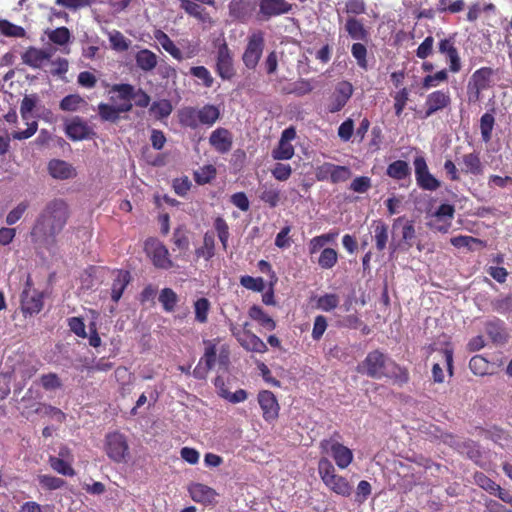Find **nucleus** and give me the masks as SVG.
I'll return each instance as SVG.
<instances>
[{"label": "nucleus", "mask_w": 512, "mask_h": 512, "mask_svg": "<svg viewBox=\"0 0 512 512\" xmlns=\"http://www.w3.org/2000/svg\"><path fill=\"white\" fill-rule=\"evenodd\" d=\"M117 104L108 103L98 104V115L103 122L117 123L121 118V113H128L132 110L133 104H125L124 101H115Z\"/></svg>", "instance_id": "nucleus-16"}, {"label": "nucleus", "mask_w": 512, "mask_h": 512, "mask_svg": "<svg viewBox=\"0 0 512 512\" xmlns=\"http://www.w3.org/2000/svg\"><path fill=\"white\" fill-rule=\"evenodd\" d=\"M136 66L144 71L150 72L157 66V56L149 49H141L135 55Z\"/></svg>", "instance_id": "nucleus-28"}, {"label": "nucleus", "mask_w": 512, "mask_h": 512, "mask_svg": "<svg viewBox=\"0 0 512 512\" xmlns=\"http://www.w3.org/2000/svg\"><path fill=\"white\" fill-rule=\"evenodd\" d=\"M351 54L354 57V59L356 60L357 65L361 69H363V70L368 69V61H367L368 51L364 44H362L360 42L354 43L351 46Z\"/></svg>", "instance_id": "nucleus-50"}, {"label": "nucleus", "mask_w": 512, "mask_h": 512, "mask_svg": "<svg viewBox=\"0 0 512 512\" xmlns=\"http://www.w3.org/2000/svg\"><path fill=\"white\" fill-rule=\"evenodd\" d=\"M318 473L327 488L337 495L349 497L352 494V485L349 481L336 473V469L328 458H321L318 462Z\"/></svg>", "instance_id": "nucleus-2"}, {"label": "nucleus", "mask_w": 512, "mask_h": 512, "mask_svg": "<svg viewBox=\"0 0 512 512\" xmlns=\"http://www.w3.org/2000/svg\"><path fill=\"white\" fill-rule=\"evenodd\" d=\"M386 174L395 180H403L411 175V169L406 161L396 160L388 165Z\"/></svg>", "instance_id": "nucleus-36"}, {"label": "nucleus", "mask_w": 512, "mask_h": 512, "mask_svg": "<svg viewBox=\"0 0 512 512\" xmlns=\"http://www.w3.org/2000/svg\"><path fill=\"white\" fill-rule=\"evenodd\" d=\"M490 363L482 355H475L469 361V368L474 375L484 376L490 374Z\"/></svg>", "instance_id": "nucleus-43"}, {"label": "nucleus", "mask_w": 512, "mask_h": 512, "mask_svg": "<svg viewBox=\"0 0 512 512\" xmlns=\"http://www.w3.org/2000/svg\"><path fill=\"white\" fill-rule=\"evenodd\" d=\"M292 10V4L286 0H259V14L264 19L287 14Z\"/></svg>", "instance_id": "nucleus-18"}, {"label": "nucleus", "mask_w": 512, "mask_h": 512, "mask_svg": "<svg viewBox=\"0 0 512 512\" xmlns=\"http://www.w3.org/2000/svg\"><path fill=\"white\" fill-rule=\"evenodd\" d=\"M49 174L60 180L70 179L76 176L75 168L68 162L60 159H52L48 163Z\"/></svg>", "instance_id": "nucleus-22"}, {"label": "nucleus", "mask_w": 512, "mask_h": 512, "mask_svg": "<svg viewBox=\"0 0 512 512\" xmlns=\"http://www.w3.org/2000/svg\"><path fill=\"white\" fill-rule=\"evenodd\" d=\"M314 89L311 80L308 79H299L293 83H291L286 89L287 94H293L297 97L305 96L311 93Z\"/></svg>", "instance_id": "nucleus-41"}, {"label": "nucleus", "mask_w": 512, "mask_h": 512, "mask_svg": "<svg viewBox=\"0 0 512 512\" xmlns=\"http://www.w3.org/2000/svg\"><path fill=\"white\" fill-rule=\"evenodd\" d=\"M259 198L270 208H275L280 202V191L273 184L265 183L260 187Z\"/></svg>", "instance_id": "nucleus-35"}, {"label": "nucleus", "mask_w": 512, "mask_h": 512, "mask_svg": "<svg viewBox=\"0 0 512 512\" xmlns=\"http://www.w3.org/2000/svg\"><path fill=\"white\" fill-rule=\"evenodd\" d=\"M110 93H117V96H111V101H124L125 104H132V100L135 101V105L141 108H146L150 104V96L141 88L135 89L133 85L128 83L114 84Z\"/></svg>", "instance_id": "nucleus-7"}, {"label": "nucleus", "mask_w": 512, "mask_h": 512, "mask_svg": "<svg viewBox=\"0 0 512 512\" xmlns=\"http://www.w3.org/2000/svg\"><path fill=\"white\" fill-rule=\"evenodd\" d=\"M188 492L193 501L205 506L216 504L218 493L212 487L194 482L188 486Z\"/></svg>", "instance_id": "nucleus-17"}, {"label": "nucleus", "mask_w": 512, "mask_h": 512, "mask_svg": "<svg viewBox=\"0 0 512 512\" xmlns=\"http://www.w3.org/2000/svg\"><path fill=\"white\" fill-rule=\"evenodd\" d=\"M215 177L216 168L213 165L203 166L194 173V179L200 185L210 183Z\"/></svg>", "instance_id": "nucleus-56"}, {"label": "nucleus", "mask_w": 512, "mask_h": 512, "mask_svg": "<svg viewBox=\"0 0 512 512\" xmlns=\"http://www.w3.org/2000/svg\"><path fill=\"white\" fill-rule=\"evenodd\" d=\"M209 143L218 153L225 154L232 148L233 137L228 129L219 127L211 133Z\"/></svg>", "instance_id": "nucleus-21"}, {"label": "nucleus", "mask_w": 512, "mask_h": 512, "mask_svg": "<svg viewBox=\"0 0 512 512\" xmlns=\"http://www.w3.org/2000/svg\"><path fill=\"white\" fill-rule=\"evenodd\" d=\"M85 104L86 101L79 94H70L60 101L59 107L62 111L75 112Z\"/></svg>", "instance_id": "nucleus-45"}, {"label": "nucleus", "mask_w": 512, "mask_h": 512, "mask_svg": "<svg viewBox=\"0 0 512 512\" xmlns=\"http://www.w3.org/2000/svg\"><path fill=\"white\" fill-rule=\"evenodd\" d=\"M70 31L67 27H59L48 33V38L51 42L58 45H65L70 40Z\"/></svg>", "instance_id": "nucleus-63"}, {"label": "nucleus", "mask_w": 512, "mask_h": 512, "mask_svg": "<svg viewBox=\"0 0 512 512\" xmlns=\"http://www.w3.org/2000/svg\"><path fill=\"white\" fill-rule=\"evenodd\" d=\"M353 86L349 81L338 82L335 86L333 93L330 96V101L327 110L330 113L341 111L353 94Z\"/></svg>", "instance_id": "nucleus-12"}, {"label": "nucleus", "mask_w": 512, "mask_h": 512, "mask_svg": "<svg viewBox=\"0 0 512 512\" xmlns=\"http://www.w3.org/2000/svg\"><path fill=\"white\" fill-rule=\"evenodd\" d=\"M486 333L493 343L504 344L507 341V333L503 324L499 321H491L486 324Z\"/></svg>", "instance_id": "nucleus-38"}, {"label": "nucleus", "mask_w": 512, "mask_h": 512, "mask_svg": "<svg viewBox=\"0 0 512 512\" xmlns=\"http://www.w3.org/2000/svg\"><path fill=\"white\" fill-rule=\"evenodd\" d=\"M345 31L353 40L367 41L369 38V31L365 28L362 21L355 17H349L346 20Z\"/></svg>", "instance_id": "nucleus-27"}, {"label": "nucleus", "mask_w": 512, "mask_h": 512, "mask_svg": "<svg viewBox=\"0 0 512 512\" xmlns=\"http://www.w3.org/2000/svg\"><path fill=\"white\" fill-rule=\"evenodd\" d=\"M438 51L445 56L448 62V70L451 73H458L462 69L461 58L456 47V34H450L438 43Z\"/></svg>", "instance_id": "nucleus-10"}, {"label": "nucleus", "mask_w": 512, "mask_h": 512, "mask_svg": "<svg viewBox=\"0 0 512 512\" xmlns=\"http://www.w3.org/2000/svg\"><path fill=\"white\" fill-rule=\"evenodd\" d=\"M198 121L200 125L211 127L220 117L219 109L212 104H205L198 109Z\"/></svg>", "instance_id": "nucleus-33"}, {"label": "nucleus", "mask_w": 512, "mask_h": 512, "mask_svg": "<svg viewBox=\"0 0 512 512\" xmlns=\"http://www.w3.org/2000/svg\"><path fill=\"white\" fill-rule=\"evenodd\" d=\"M257 400L264 420L267 422L275 421L279 416L280 406L274 393L269 390H261L258 393Z\"/></svg>", "instance_id": "nucleus-15"}, {"label": "nucleus", "mask_w": 512, "mask_h": 512, "mask_svg": "<svg viewBox=\"0 0 512 512\" xmlns=\"http://www.w3.org/2000/svg\"><path fill=\"white\" fill-rule=\"evenodd\" d=\"M172 110V104L167 99L156 101L151 106V111L160 119L168 117Z\"/></svg>", "instance_id": "nucleus-64"}, {"label": "nucleus", "mask_w": 512, "mask_h": 512, "mask_svg": "<svg viewBox=\"0 0 512 512\" xmlns=\"http://www.w3.org/2000/svg\"><path fill=\"white\" fill-rule=\"evenodd\" d=\"M198 109L192 106H186L178 111V121L182 127L196 129L200 123L198 121Z\"/></svg>", "instance_id": "nucleus-29"}, {"label": "nucleus", "mask_w": 512, "mask_h": 512, "mask_svg": "<svg viewBox=\"0 0 512 512\" xmlns=\"http://www.w3.org/2000/svg\"><path fill=\"white\" fill-rule=\"evenodd\" d=\"M399 225H402V239L409 249L413 246V241L416 238L414 222L412 220H405L404 217H398L395 219L393 227L395 228Z\"/></svg>", "instance_id": "nucleus-34"}, {"label": "nucleus", "mask_w": 512, "mask_h": 512, "mask_svg": "<svg viewBox=\"0 0 512 512\" xmlns=\"http://www.w3.org/2000/svg\"><path fill=\"white\" fill-rule=\"evenodd\" d=\"M195 320L199 323L208 321V313L210 310V302L207 298H199L194 303Z\"/></svg>", "instance_id": "nucleus-53"}, {"label": "nucleus", "mask_w": 512, "mask_h": 512, "mask_svg": "<svg viewBox=\"0 0 512 512\" xmlns=\"http://www.w3.org/2000/svg\"><path fill=\"white\" fill-rule=\"evenodd\" d=\"M451 104V96L449 91L436 90L427 95L424 103V115L422 118L426 119L434 115L438 111L448 108Z\"/></svg>", "instance_id": "nucleus-13"}, {"label": "nucleus", "mask_w": 512, "mask_h": 512, "mask_svg": "<svg viewBox=\"0 0 512 512\" xmlns=\"http://www.w3.org/2000/svg\"><path fill=\"white\" fill-rule=\"evenodd\" d=\"M216 48L215 71L222 80H231L236 75L234 60L225 38H218L214 42Z\"/></svg>", "instance_id": "nucleus-5"}, {"label": "nucleus", "mask_w": 512, "mask_h": 512, "mask_svg": "<svg viewBox=\"0 0 512 512\" xmlns=\"http://www.w3.org/2000/svg\"><path fill=\"white\" fill-rule=\"evenodd\" d=\"M190 74L201 81L202 85L206 88H211L214 83L210 71L205 66H193L190 68Z\"/></svg>", "instance_id": "nucleus-52"}, {"label": "nucleus", "mask_w": 512, "mask_h": 512, "mask_svg": "<svg viewBox=\"0 0 512 512\" xmlns=\"http://www.w3.org/2000/svg\"><path fill=\"white\" fill-rule=\"evenodd\" d=\"M232 334L237 337L240 345L247 351L256 352V353H265L267 351V345L264 341L255 335L254 333L244 330L243 332L235 331V329H231Z\"/></svg>", "instance_id": "nucleus-19"}, {"label": "nucleus", "mask_w": 512, "mask_h": 512, "mask_svg": "<svg viewBox=\"0 0 512 512\" xmlns=\"http://www.w3.org/2000/svg\"><path fill=\"white\" fill-rule=\"evenodd\" d=\"M65 134L72 141H81L92 138L95 132L83 118L75 116L66 122Z\"/></svg>", "instance_id": "nucleus-14"}, {"label": "nucleus", "mask_w": 512, "mask_h": 512, "mask_svg": "<svg viewBox=\"0 0 512 512\" xmlns=\"http://www.w3.org/2000/svg\"><path fill=\"white\" fill-rule=\"evenodd\" d=\"M338 262V252L333 248H324L319 255L318 265L325 270L332 269Z\"/></svg>", "instance_id": "nucleus-44"}, {"label": "nucleus", "mask_w": 512, "mask_h": 512, "mask_svg": "<svg viewBox=\"0 0 512 512\" xmlns=\"http://www.w3.org/2000/svg\"><path fill=\"white\" fill-rule=\"evenodd\" d=\"M206 348L203 357L199 361V365L204 363L206 371L211 370L216 363L217 349L216 344L211 341H207Z\"/></svg>", "instance_id": "nucleus-58"}, {"label": "nucleus", "mask_w": 512, "mask_h": 512, "mask_svg": "<svg viewBox=\"0 0 512 512\" xmlns=\"http://www.w3.org/2000/svg\"><path fill=\"white\" fill-rule=\"evenodd\" d=\"M180 7L190 16L195 17L199 21L203 23H209L212 25L214 21L210 17L209 13L205 11L204 8H202L199 4L196 2L193 3H187L185 5H180Z\"/></svg>", "instance_id": "nucleus-40"}, {"label": "nucleus", "mask_w": 512, "mask_h": 512, "mask_svg": "<svg viewBox=\"0 0 512 512\" xmlns=\"http://www.w3.org/2000/svg\"><path fill=\"white\" fill-rule=\"evenodd\" d=\"M390 360L388 357L376 349L367 354L365 359L358 366V371L374 379H381L386 375Z\"/></svg>", "instance_id": "nucleus-6"}, {"label": "nucleus", "mask_w": 512, "mask_h": 512, "mask_svg": "<svg viewBox=\"0 0 512 512\" xmlns=\"http://www.w3.org/2000/svg\"><path fill=\"white\" fill-rule=\"evenodd\" d=\"M131 281V274L127 270H118L111 287V299L118 302L124 290Z\"/></svg>", "instance_id": "nucleus-26"}, {"label": "nucleus", "mask_w": 512, "mask_h": 512, "mask_svg": "<svg viewBox=\"0 0 512 512\" xmlns=\"http://www.w3.org/2000/svg\"><path fill=\"white\" fill-rule=\"evenodd\" d=\"M159 301L165 311L172 312L178 302V296L171 288H164L160 292Z\"/></svg>", "instance_id": "nucleus-47"}, {"label": "nucleus", "mask_w": 512, "mask_h": 512, "mask_svg": "<svg viewBox=\"0 0 512 512\" xmlns=\"http://www.w3.org/2000/svg\"><path fill=\"white\" fill-rule=\"evenodd\" d=\"M21 306L25 314L33 315L39 313L43 308L42 295L39 293L31 294L27 290L23 291L21 297Z\"/></svg>", "instance_id": "nucleus-24"}, {"label": "nucleus", "mask_w": 512, "mask_h": 512, "mask_svg": "<svg viewBox=\"0 0 512 512\" xmlns=\"http://www.w3.org/2000/svg\"><path fill=\"white\" fill-rule=\"evenodd\" d=\"M265 45L262 31L253 32L248 36L247 45L242 55V61L248 69H255L262 56Z\"/></svg>", "instance_id": "nucleus-8"}, {"label": "nucleus", "mask_w": 512, "mask_h": 512, "mask_svg": "<svg viewBox=\"0 0 512 512\" xmlns=\"http://www.w3.org/2000/svg\"><path fill=\"white\" fill-rule=\"evenodd\" d=\"M341 435L334 432L333 435L320 442V450L333 458L335 464L340 469H346L353 461V452L350 448L339 442Z\"/></svg>", "instance_id": "nucleus-3"}, {"label": "nucleus", "mask_w": 512, "mask_h": 512, "mask_svg": "<svg viewBox=\"0 0 512 512\" xmlns=\"http://www.w3.org/2000/svg\"><path fill=\"white\" fill-rule=\"evenodd\" d=\"M417 185L423 190L435 191L441 183L430 172L423 156H417L413 161Z\"/></svg>", "instance_id": "nucleus-11"}, {"label": "nucleus", "mask_w": 512, "mask_h": 512, "mask_svg": "<svg viewBox=\"0 0 512 512\" xmlns=\"http://www.w3.org/2000/svg\"><path fill=\"white\" fill-rule=\"evenodd\" d=\"M474 480L478 486L490 494H496L499 490V485L482 472L475 473Z\"/></svg>", "instance_id": "nucleus-60"}, {"label": "nucleus", "mask_w": 512, "mask_h": 512, "mask_svg": "<svg viewBox=\"0 0 512 512\" xmlns=\"http://www.w3.org/2000/svg\"><path fill=\"white\" fill-rule=\"evenodd\" d=\"M197 257H203L210 260L215 254V239L212 233H205L203 237V245L196 249Z\"/></svg>", "instance_id": "nucleus-42"}, {"label": "nucleus", "mask_w": 512, "mask_h": 512, "mask_svg": "<svg viewBox=\"0 0 512 512\" xmlns=\"http://www.w3.org/2000/svg\"><path fill=\"white\" fill-rule=\"evenodd\" d=\"M294 156V147L292 144L279 141L277 147L272 150L274 160H289Z\"/></svg>", "instance_id": "nucleus-51"}, {"label": "nucleus", "mask_w": 512, "mask_h": 512, "mask_svg": "<svg viewBox=\"0 0 512 512\" xmlns=\"http://www.w3.org/2000/svg\"><path fill=\"white\" fill-rule=\"evenodd\" d=\"M495 124V118L491 113H484L480 119L481 137L484 142H489L492 137V130Z\"/></svg>", "instance_id": "nucleus-49"}, {"label": "nucleus", "mask_w": 512, "mask_h": 512, "mask_svg": "<svg viewBox=\"0 0 512 512\" xmlns=\"http://www.w3.org/2000/svg\"><path fill=\"white\" fill-rule=\"evenodd\" d=\"M155 39L160 43L162 48L168 52L174 59L181 61L183 60V54L181 50L175 45L171 38L162 30H156L154 32Z\"/></svg>", "instance_id": "nucleus-30"}, {"label": "nucleus", "mask_w": 512, "mask_h": 512, "mask_svg": "<svg viewBox=\"0 0 512 512\" xmlns=\"http://www.w3.org/2000/svg\"><path fill=\"white\" fill-rule=\"evenodd\" d=\"M240 284L248 289L255 292H262L265 289V282L261 277H252L249 275L241 276Z\"/></svg>", "instance_id": "nucleus-61"}, {"label": "nucleus", "mask_w": 512, "mask_h": 512, "mask_svg": "<svg viewBox=\"0 0 512 512\" xmlns=\"http://www.w3.org/2000/svg\"><path fill=\"white\" fill-rule=\"evenodd\" d=\"M249 316L269 331L276 328V322L260 306L253 305L249 309Z\"/></svg>", "instance_id": "nucleus-37"}, {"label": "nucleus", "mask_w": 512, "mask_h": 512, "mask_svg": "<svg viewBox=\"0 0 512 512\" xmlns=\"http://www.w3.org/2000/svg\"><path fill=\"white\" fill-rule=\"evenodd\" d=\"M447 79L448 71L446 69H442L432 75L425 76L422 81V87L424 89H430L432 87H436L441 82L447 81Z\"/></svg>", "instance_id": "nucleus-59"}, {"label": "nucleus", "mask_w": 512, "mask_h": 512, "mask_svg": "<svg viewBox=\"0 0 512 512\" xmlns=\"http://www.w3.org/2000/svg\"><path fill=\"white\" fill-rule=\"evenodd\" d=\"M450 243L455 248H458V249L467 248L468 250H473L474 244L483 245L482 240L475 238L473 236H468V235H459V236L452 237L450 239Z\"/></svg>", "instance_id": "nucleus-54"}, {"label": "nucleus", "mask_w": 512, "mask_h": 512, "mask_svg": "<svg viewBox=\"0 0 512 512\" xmlns=\"http://www.w3.org/2000/svg\"><path fill=\"white\" fill-rule=\"evenodd\" d=\"M68 218L67 203L62 199H54L47 203L38 216L31 235L37 241L46 245H53L56 242V236L61 233L67 224Z\"/></svg>", "instance_id": "nucleus-1"}, {"label": "nucleus", "mask_w": 512, "mask_h": 512, "mask_svg": "<svg viewBox=\"0 0 512 512\" xmlns=\"http://www.w3.org/2000/svg\"><path fill=\"white\" fill-rule=\"evenodd\" d=\"M49 464L54 471L61 475L71 477L75 475V470L73 469V467L67 461L60 457L50 456Z\"/></svg>", "instance_id": "nucleus-48"}, {"label": "nucleus", "mask_w": 512, "mask_h": 512, "mask_svg": "<svg viewBox=\"0 0 512 512\" xmlns=\"http://www.w3.org/2000/svg\"><path fill=\"white\" fill-rule=\"evenodd\" d=\"M339 305V297L333 293L320 296L317 300V307L323 311H331Z\"/></svg>", "instance_id": "nucleus-62"}, {"label": "nucleus", "mask_w": 512, "mask_h": 512, "mask_svg": "<svg viewBox=\"0 0 512 512\" xmlns=\"http://www.w3.org/2000/svg\"><path fill=\"white\" fill-rule=\"evenodd\" d=\"M39 414L55 419L59 423L66 420V414L59 408L45 403L34 404L31 407L25 406L22 415L29 418L31 414Z\"/></svg>", "instance_id": "nucleus-20"}, {"label": "nucleus", "mask_w": 512, "mask_h": 512, "mask_svg": "<svg viewBox=\"0 0 512 512\" xmlns=\"http://www.w3.org/2000/svg\"><path fill=\"white\" fill-rule=\"evenodd\" d=\"M0 32L6 37L23 38L26 36V31L23 27L13 24L6 19L0 20Z\"/></svg>", "instance_id": "nucleus-46"}, {"label": "nucleus", "mask_w": 512, "mask_h": 512, "mask_svg": "<svg viewBox=\"0 0 512 512\" xmlns=\"http://www.w3.org/2000/svg\"><path fill=\"white\" fill-rule=\"evenodd\" d=\"M494 75V70L491 67H481L473 72L470 77V84L477 86L483 90L490 87L491 78Z\"/></svg>", "instance_id": "nucleus-31"}, {"label": "nucleus", "mask_w": 512, "mask_h": 512, "mask_svg": "<svg viewBox=\"0 0 512 512\" xmlns=\"http://www.w3.org/2000/svg\"><path fill=\"white\" fill-rule=\"evenodd\" d=\"M370 232L375 241L376 249L382 252L386 248L389 239L388 225L381 219L373 220L370 226Z\"/></svg>", "instance_id": "nucleus-23"}, {"label": "nucleus", "mask_w": 512, "mask_h": 512, "mask_svg": "<svg viewBox=\"0 0 512 512\" xmlns=\"http://www.w3.org/2000/svg\"><path fill=\"white\" fill-rule=\"evenodd\" d=\"M104 451L114 463H127L130 458L128 438L119 431L109 432L105 436Z\"/></svg>", "instance_id": "nucleus-4"}, {"label": "nucleus", "mask_w": 512, "mask_h": 512, "mask_svg": "<svg viewBox=\"0 0 512 512\" xmlns=\"http://www.w3.org/2000/svg\"><path fill=\"white\" fill-rule=\"evenodd\" d=\"M389 365L391 369L386 371V375L384 377L392 379L394 383L399 385L408 383L410 377L407 368L398 365L394 361H390Z\"/></svg>", "instance_id": "nucleus-39"}, {"label": "nucleus", "mask_w": 512, "mask_h": 512, "mask_svg": "<svg viewBox=\"0 0 512 512\" xmlns=\"http://www.w3.org/2000/svg\"><path fill=\"white\" fill-rule=\"evenodd\" d=\"M145 251L156 268L168 270L174 266L167 247L156 238L145 241Z\"/></svg>", "instance_id": "nucleus-9"}, {"label": "nucleus", "mask_w": 512, "mask_h": 512, "mask_svg": "<svg viewBox=\"0 0 512 512\" xmlns=\"http://www.w3.org/2000/svg\"><path fill=\"white\" fill-rule=\"evenodd\" d=\"M462 171L466 174L481 175L483 173V165L479 154L473 152L463 155Z\"/></svg>", "instance_id": "nucleus-32"}, {"label": "nucleus", "mask_w": 512, "mask_h": 512, "mask_svg": "<svg viewBox=\"0 0 512 512\" xmlns=\"http://www.w3.org/2000/svg\"><path fill=\"white\" fill-rule=\"evenodd\" d=\"M39 484L46 490H57L65 486L66 481L62 478L55 477L52 475H39Z\"/></svg>", "instance_id": "nucleus-57"}, {"label": "nucleus", "mask_w": 512, "mask_h": 512, "mask_svg": "<svg viewBox=\"0 0 512 512\" xmlns=\"http://www.w3.org/2000/svg\"><path fill=\"white\" fill-rule=\"evenodd\" d=\"M49 58L48 52L35 47H29L21 56L23 63L32 68H40Z\"/></svg>", "instance_id": "nucleus-25"}, {"label": "nucleus", "mask_w": 512, "mask_h": 512, "mask_svg": "<svg viewBox=\"0 0 512 512\" xmlns=\"http://www.w3.org/2000/svg\"><path fill=\"white\" fill-rule=\"evenodd\" d=\"M464 6L465 3L463 0H438L436 9L440 13L449 12L455 14L461 12Z\"/></svg>", "instance_id": "nucleus-55"}]
</instances>
